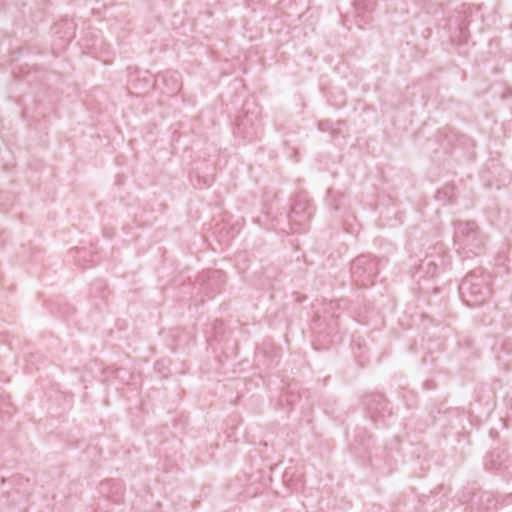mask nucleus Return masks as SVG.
Returning a JSON list of instances; mask_svg holds the SVG:
<instances>
[{"mask_svg": "<svg viewBox=\"0 0 512 512\" xmlns=\"http://www.w3.org/2000/svg\"><path fill=\"white\" fill-rule=\"evenodd\" d=\"M453 240L457 252L465 258L484 253L486 236L474 221H456Z\"/></svg>", "mask_w": 512, "mask_h": 512, "instance_id": "obj_1", "label": "nucleus"}, {"mask_svg": "<svg viewBox=\"0 0 512 512\" xmlns=\"http://www.w3.org/2000/svg\"><path fill=\"white\" fill-rule=\"evenodd\" d=\"M492 277L485 274L481 268L469 272L459 286L463 302L469 307L480 306L486 302L492 293Z\"/></svg>", "mask_w": 512, "mask_h": 512, "instance_id": "obj_2", "label": "nucleus"}, {"mask_svg": "<svg viewBox=\"0 0 512 512\" xmlns=\"http://www.w3.org/2000/svg\"><path fill=\"white\" fill-rule=\"evenodd\" d=\"M313 214V207L306 192L297 193L291 203L288 215L290 229L293 232H301Z\"/></svg>", "mask_w": 512, "mask_h": 512, "instance_id": "obj_3", "label": "nucleus"}, {"mask_svg": "<svg viewBox=\"0 0 512 512\" xmlns=\"http://www.w3.org/2000/svg\"><path fill=\"white\" fill-rule=\"evenodd\" d=\"M379 262L368 255L355 258L351 264L352 281L359 287H368L373 284L374 277L379 271Z\"/></svg>", "mask_w": 512, "mask_h": 512, "instance_id": "obj_4", "label": "nucleus"}, {"mask_svg": "<svg viewBox=\"0 0 512 512\" xmlns=\"http://www.w3.org/2000/svg\"><path fill=\"white\" fill-rule=\"evenodd\" d=\"M260 128L261 123L257 113L246 110L244 115L237 119L235 134L245 140L252 141L258 136Z\"/></svg>", "mask_w": 512, "mask_h": 512, "instance_id": "obj_5", "label": "nucleus"}, {"mask_svg": "<svg viewBox=\"0 0 512 512\" xmlns=\"http://www.w3.org/2000/svg\"><path fill=\"white\" fill-rule=\"evenodd\" d=\"M197 283L201 293L213 296L221 291L225 283V275L220 270H207L198 276Z\"/></svg>", "mask_w": 512, "mask_h": 512, "instance_id": "obj_6", "label": "nucleus"}, {"mask_svg": "<svg viewBox=\"0 0 512 512\" xmlns=\"http://www.w3.org/2000/svg\"><path fill=\"white\" fill-rule=\"evenodd\" d=\"M364 405L370 418L375 423L384 421L385 418L391 414L389 402L380 394H371L366 396L364 399Z\"/></svg>", "mask_w": 512, "mask_h": 512, "instance_id": "obj_7", "label": "nucleus"}, {"mask_svg": "<svg viewBox=\"0 0 512 512\" xmlns=\"http://www.w3.org/2000/svg\"><path fill=\"white\" fill-rule=\"evenodd\" d=\"M364 405L370 418L375 423L384 421L385 418L391 414L389 402L380 394H371L366 396L364 399Z\"/></svg>", "mask_w": 512, "mask_h": 512, "instance_id": "obj_8", "label": "nucleus"}, {"mask_svg": "<svg viewBox=\"0 0 512 512\" xmlns=\"http://www.w3.org/2000/svg\"><path fill=\"white\" fill-rule=\"evenodd\" d=\"M485 466L489 470L497 471L506 479L512 478V457L505 451H492L487 457Z\"/></svg>", "mask_w": 512, "mask_h": 512, "instance_id": "obj_9", "label": "nucleus"}, {"mask_svg": "<svg viewBox=\"0 0 512 512\" xmlns=\"http://www.w3.org/2000/svg\"><path fill=\"white\" fill-rule=\"evenodd\" d=\"M469 508L471 512L474 510L477 512H488L496 508V501L489 492L473 493L470 498Z\"/></svg>", "mask_w": 512, "mask_h": 512, "instance_id": "obj_10", "label": "nucleus"}, {"mask_svg": "<svg viewBox=\"0 0 512 512\" xmlns=\"http://www.w3.org/2000/svg\"><path fill=\"white\" fill-rule=\"evenodd\" d=\"M355 18L359 27L369 24L372 20V12L374 2L371 0H355L354 1Z\"/></svg>", "mask_w": 512, "mask_h": 512, "instance_id": "obj_11", "label": "nucleus"}, {"mask_svg": "<svg viewBox=\"0 0 512 512\" xmlns=\"http://www.w3.org/2000/svg\"><path fill=\"white\" fill-rule=\"evenodd\" d=\"M438 266L431 259H424L419 264L415 276L420 280L425 277H434L437 273Z\"/></svg>", "mask_w": 512, "mask_h": 512, "instance_id": "obj_12", "label": "nucleus"}, {"mask_svg": "<svg viewBox=\"0 0 512 512\" xmlns=\"http://www.w3.org/2000/svg\"><path fill=\"white\" fill-rule=\"evenodd\" d=\"M213 234L219 243L228 244L235 237L236 232L233 228L228 227L226 223H220L215 226Z\"/></svg>", "mask_w": 512, "mask_h": 512, "instance_id": "obj_13", "label": "nucleus"}, {"mask_svg": "<svg viewBox=\"0 0 512 512\" xmlns=\"http://www.w3.org/2000/svg\"><path fill=\"white\" fill-rule=\"evenodd\" d=\"M162 80L165 84L168 85L167 93L169 94H174L181 88L180 75L178 72H167L162 76Z\"/></svg>", "mask_w": 512, "mask_h": 512, "instance_id": "obj_14", "label": "nucleus"}, {"mask_svg": "<svg viewBox=\"0 0 512 512\" xmlns=\"http://www.w3.org/2000/svg\"><path fill=\"white\" fill-rule=\"evenodd\" d=\"M497 359L501 361L506 367L512 364V342L504 341L497 354Z\"/></svg>", "mask_w": 512, "mask_h": 512, "instance_id": "obj_15", "label": "nucleus"}, {"mask_svg": "<svg viewBox=\"0 0 512 512\" xmlns=\"http://www.w3.org/2000/svg\"><path fill=\"white\" fill-rule=\"evenodd\" d=\"M294 473L291 472V468H288L285 473H284V481L287 483L288 487H290L291 489L293 490H300L303 488L304 486V483L302 480H299L295 483H293L292 481V477H293Z\"/></svg>", "mask_w": 512, "mask_h": 512, "instance_id": "obj_16", "label": "nucleus"}, {"mask_svg": "<svg viewBox=\"0 0 512 512\" xmlns=\"http://www.w3.org/2000/svg\"><path fill=\"white\" fill-rule=\"evenodd\" d=\"M328 197L332 208L335 211H339L341 208L340 201L343 199V195H340L338 191L329 190Z\"/></svg>", "mask_w": 512, "mask_h": 512, "instance_id": "obj_17", "label": "nucleus"}, {"mask_svg": "<svg viewBox=\"0 0 512 512\" xmlns=\"http://www.w3.org/2000/svg\"><path fill=\"white\" fill-rule=\"evenodd\" d=\"M454 197V188L453 187H445L438 192V199H447L448 201H452Z\"/></svg>", "mask_w": 512, "mask_h": 512, "instance_id": "obj_18", "label": "nucleus"}, {"mask_svg": "<svg viewBox=\"0 0 512 512\" xmlns=\"http://www.w3.org/2000/svg\"><path fill=\"white\" fill-rule=\"evenodd\" d=\"M468 24H460L459 25V34H460V38H459V42H466L467 41V38H468Z\"/></svg>", "mask_w": 512, "mask_h": 512, "instance_id": "obj_19", "label": "nucleus"}, {"mask_svg": "<svg viewBox=\"0 0 512 512\" xmlns=\"http://www.w3.org/2000/svg\"><path fill=\"white\" fill-rule=\"evenodd\" d=\"M196 179H197V186L199 188H202L204 186H209L212 183L213 176H205V177H203V185L201 184V177H200V175L197 174Z\"/></svg>", "mask_w": 512, "mask_h": 512, "instance_id": "obj_20", "label": "nucleus"}, {"mask_svg": "<svg viewBox=\"0 0 512 512\" xmlns=\"http://www.w3.org/2000/svg\"><path fill=\"white\" fill-rule=\"evenodd\" d=\"M319 129L323 132L332 131V123L329 120L319 122Z\"/></svg>", "mask_w": 512, "mask_h": 512, "instance_id": "obj_21", "label": "nucleus"}, {"mask_svg": "<svg viewBox=\"0 0 512 512\" xmlns=\"http://www.w3.org/2000/svg\"><path fill=\"white\" fill-rule=\"evenodd\" d=\"M76 254L78 255L77 256V260L80 261V260H86V254H87V251L83 248H77L75 250Z\"/></svg>", "mask_w": 512, "mask_h": 512, "instance_id": "obj_22", "label": "nucleus"}, {"mask_svg": "<svg viewBox=\"0 0 512 512\" xmlns=\"http://www.w3.org/2000/svg\"><path fill=\"white\" fill-rule=\"evenodd\" d=\"M72 37L71 32H65L63 36H59L60 39H64L65 41H68Z\"/></svg>", "mask_w": 512, "mask_h": 512, "instance_id": "obj_23", "label": "nucleus"}, {"mask_svg": "<svg viewBox=\"0 0 512 512\" xmlns=\"http://www.w3.org/2000/svg\"><path fill=\"white\" fill-rule=\"evenodd\" d=\"M94 287L97 289V290H105V285L102 283V282H98L96 284H94Z\"/></svg>", "mask_w": 512, "mask_h": 512, "instance_id": "obj_24", "label": "nucleus"}, {"mask_svg": "<svg viewBox=\"0 0 512 512\" xmlns=\"http://www.w3.org/2000/svg\"><path fill=\"white\" fill-rule=\"evenodd\" d=\"M63 25H67V22H61V23H57L54 27L55 29V33L58 34L59 33V28Z\"/></svg>", "mask_w": 512, "mask_h": 512, "instance_id": "obj_25", "label": "nucleus"}, {"mask_svg": "<svg viewBox=\"0 0 512 512\" xmlns=\"http://www.w3.org/2000/svg\"><path fill=\"white\" fill-rule=\"evenodd\" d=\"M110 498L114 501V502H120L121 501V497H118L116 495H111Z\"/></svg>", "mask_w": 512, "mask_h": 512, "instance_id": "obj_26", "label": "nucleus"}, {"mask_svg": "<svg viewBox=\"0 0 512 512\" xmlns=\"http://www.w3.org/2000/svg\"><path fill=\"white\" fill-rule=\"evenodd\" d=\"M497 435H498L497 431H495V430H491V431H490V436H491V437H493V438H494V437H496Z\"/></svg>", "mask_w": 512, "mask_h": 512, "instance_id": "obj_27", "label": "nucleus"}, {"mask_svg": "<svg viewBox=\"0 0 512 512\" xmlns=\"http://www.w3.org/2000/svg\"><path fill=\"white\" fill-rule=\"evenodd\" d=\"M508 498H509L510 502H512V494H510V495L508 496Z\"/></svg>", "mask_w": 512, "mask_h": 512, "instance_id": "obj_28", "label": "nucleus"}]
</instances>
